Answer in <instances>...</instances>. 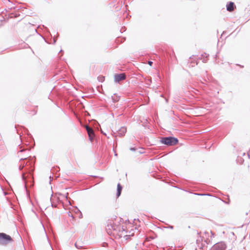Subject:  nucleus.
Here are the masks:
<instances>
[{
	"mask_svg": "<svg viewBox=\"0 0 250 250\" xmlns=\"http://www.w3.org/2000/svg\"><path fill=\"white\" fill-rule=\"evenodd\" d=\"M248 155L249 156H250V150L249 151V152H248Z\"/></svg>",
	"mask_w": 250,
	"mask_h": 250,
	"instance_id": "9b49d317",
	"label": "nucleus"
},
{
	"mask_svg": "<svg viewBox=\"0 0 250 250\" xmlns=\"http://www.w3.org/2000/svg\"><path fill=\"white\" fill-rule=\"evenodd\" d=\"M122 190V187L120 184H118L117 185V197H118L120 196L121 193V191Z\"/></svg>",
	"mask_w": 250,
	"mask_h": 250,
	"instance_id": "6e6552de",
	"label": "nucleus"
},
{
	"mask_svg": "<svg viewBox=\"0 0 250 250\" xmlns=\"http://www.w3.org/2000/svg\"><path fill=\"white\" fill-rule=\"evenodd\" d=\"M226 248V245L224 242H219L213 246L214 250H224Z\"/></svg>",
	"mask_w": 250,
	"mask_h": 250,
	"instance_id": "20e7f679",
	"label": "nucleus"
},
{
	"mask_svg": "<svg viewBox=\"0 0 250 250\" xmlns=\"http://www.w3.org/2000/svg\"><path fill=\"white\" fill-rule=\"evenodd\" d=\"M123 129L124 130H125L126 131V128H123Z\"/></svg>",
	"mask_w": 250,
	"mask_h": 250,
	"instance_id": "f8f14e48",
	"label": "nucleus"
},
{
	"mask_svg": "<svg viewBox=\"0 0 250 250\" xmlns=\"http://www.w3.org/2000/svg\"><path fill=\"white\" fill-rule=\"evenodd\" d=\"M85 128L88 134L90 140H93L95 136L94 132L92 128L89 127L88 125H85Z\"/></svg>",
	"mask_w": 250,
	"mask_h": 250,
	"instance_id": "423d86ee",
	"label": "nucleus"
},
{
	"mask_svg": "<svg viewBox=\"0 0 250 250\" xmlns=\"http://www.w3.org/2000/svg\"><path fill=\"white\" fill-rule=\"evenodd\" d=\"M162 143L168 146H173L177 144L178 140L174 137H166L162 139Z\"/></svg>",
	"mask_w": 250,
	"mask_h": 250,
	"instance_id": "7ed1b4c3",
	"label": "nucleus"
},
{
	"mask_svg": "<svg viewBox=\"0 0 250 250\" xmlns=\"http://www.w3.org/2000/svg\"><path fill=\"white\" fill-rule=\"evenodd\" d=\"M113 229V234L118 238L125 237L130 236L126 231V227L124 222L120 218L115 220V222L111 225Z\"/></svg>",
	"mask_w": 250,
	"mask_h": 250,
	"instance_id": "f257e3e1",
	"label": "nucleus"
},
{
	"mask_svg": "<svg viewBox=\"0 0 250 250\" xmlns=\"http://www.w3.org/2000/svg\"><path fill=\"white\" fill-rule=\"evenodd\" d=\"M152 63H153V62H151V61H148V64L150 66H151V65H152Z\"/></svg>",
	"mask_w": 250,
	"mask_h": 250,
	"instance_id": "1a4fd4ad",
	"label": "nucleus"
},
{
	"mask_svg": "<svg viewBox=\"0 0 250 250\" xmlns=\"http://www.w3.org/2000/svg\"><path fill=\"white\" fill-rule=\"evenodd\" d=\"M126 76L125 73L115 74L114 76V80L116 82H119L125 79Z\"/></svg>",
	"mask_w": 250,
	"mask_h": 250,
	"instance_id": "39448f33",
	"label": "nucleus"
},
{
	"mask_svg": "<svg viewBox=\"0 0 250 250\" xmlns=\"http://www.w3.org/2000/svg\"><path fill=\"white\" fill-rule=\"evenodd\" d=\"M235 8L236 6H235L234 3L233 2H229L227 5V10L229 12L233 11Z\"/></svg>",
	"mask_w": 250,
	"mask_h": 250,
	"instance_id": "0eeeda50",
	"label": "nucleus"
},
{
	"mask_svg": "<svg viewBox=\"0 0 250 250\" xmlns=\"http://www.w3.org/2000/svg\"><path fill=\"white\" fill-rule=\"evenodd\" d=\"M130 150L135 151L136 150V148L135 147H132L130 148Z\"/></svg>",
	"mask_w": 250,
	"mask_h": 250,
	"instance_id": "9d476101",
	"label": "nucleus"
},
{
	"mask_svg": "<svg viewBox=\"0 0 250 250\" xmlns=\"http://www.w3.org/2000/svg\"><path fill=\"white\" fill-rule=\"evenodd\" d=\"M12 241L10 236L4 233H0V245H6Z\"/></svg>",
	"mask_w": 250,
	"mask_h": 250,
	"instance_id": "f03ea898",
	"label": "nucleus"
}]
</instances>
